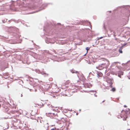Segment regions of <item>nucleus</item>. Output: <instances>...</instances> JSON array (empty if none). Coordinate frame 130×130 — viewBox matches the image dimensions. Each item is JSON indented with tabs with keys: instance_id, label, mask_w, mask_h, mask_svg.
<instances>
[{
	"instance_id": "nucleus-1",
	"label": "nucleus",
	"mask_w": 130,
	"mask_h": 130,
	"mask_svg": "<svg viewBox=\"0 0 130 130\" xmlns=\"http://www.w3.org/2000/svg\"><path fill=\"white\" fill-rule=\"evenodd\" d=\"M120 116L121 118H123V120H126L127 116L126 112L125 111H122L121 114Z\"/></svg>"
},
{
	"instance_id": "nucleus-2",
	"label": "nucleus",
	"mask_w": 130,
	"mask_h": 130,
	"mask_svg": "<svg viewBox=\"0 0 130 130\" xmlns=\"http://www.w3.org/2000/svg\"><path fill=\"white\" fill-rule=\"evenodd\" d=\"M10 105L11 107L15 109L16 108V105L14 103H12L11 102Z\"/></svg>"
},
{
	"instance_id": "nucleus-3",
	"label": "nucleus",
	"mask_w": 130,
	"mask_h": 130,
	"mask_svg": "<svg viewBox=\"0 0 130 130\" xmlns=\"http://www.w3.org/2000/svg\"><path fill=\"white\" fill-rule=\"evenodd\" d=\"M8 111H9V110H7ZM10 112V113H12V114H14L16 113L17 112V111L16 110H10V111L9 112L8 111V112Z\"/></svg>"
},
{
	"instance_id": "nucleus-4",
	"label": "nucleus",
	"mask_w": 130,
	"mask_h": 130,
	"mask_svg": "<svg viewBox=\"0 0 130 130\" xmlns=\"http://www.w3.org/2000/svg\"><path fill=\"white\" fill-rule=\"evenodd\" d=\"M70 83V81L69 80H68L64 84L65 85H68Z\"/></svg>"
},
{
	"instance_id": "nucleus-5",
	"label": "nucleus",
	"mask_w": 130,
	"mask_h": 130,
	"mask_svg": "<svg viewBox=\"0 0 130 130\" xmlns=\"http://www.w3.org/2000/svg\"><path fill=\"white\" fill-rule=\"evenodd\" d=\"M71 72L72 73H77V71H74V70H71Z\"/></svg>"
},
{
	"instance_id": "nucleus-6",
	"label": "nucleus",
	"mask_w": 130,
	"mask_h": 130,
	"mask_svg": "<svg viewBox=\"0 0 130 130\" xmlns=\"http://www.w3.org/2000/svg\"><path fill=\"white\" fill-rule=\"evenodd\" d=\"M106 62L107 63V66H108L109 64V62L107 60H106Z\"/></svg>"
},
{
	"instance_id": "nucleus-7",
	"label": "nucleus",
	"mask_w": 130,
	"mask_h": 130,
	"mask_svg": "<svg viewBox=\"0 0 130 130\" xmlns=\"http://www.w3.org/2000/svg\"><path fill=\"white\" fill-rule=\"evenodd\" d=\"M122 48H121V49H120L119 50V51L120 53H122Z\"/></svg>"
},
{
	"instance_id": "nucleus-8",
	"label": "nucleus",
	"mask_w": 130,
	"mask_h": 130,
	"mask_svg": "<svg viewBox=\"0 0 130 130\" xmlns=\"http://www.w3.org/2000/svg\"><path fill=\"white\" fill-rule=\"evenodd\" d=\"M90 48V47H86V49L87 50V52H88V51L89 50Z\"/></svg>"
},
{
	"instance_id": "nucleus-9",
	"label": "nucleus",
	"mask_w": 130,
	"mask_h": 130,
	"mask_svg": "<svg viewBox=\"0 0 130 130\" xmlns=\"http://www.w3.org/2000/svg\"><path fill=\"white\" fill-rule=\"evenodd\" d=\"M112 90L113 91V92H114L116 90V89L115 88H113L112 89Z\"/></svg>"
},
{
	"instance_id": "nucleus-10",
	"label": "nucleus",
	"mask_w": 130,
	"mask_h": 130,
	"mask_svg": "<svg viewBox=\"0 0 130 130\" xmlns=\"http://www.w3.org/2000/svg\"><path fill=\"white\" fill-rule=\"evenodd\" d=\"M119 73L120 74V75H122L123 74V72H122L120 71Z\"/></svg>"
},
{
	"instance_id": "nucleus-11",
	"label": "nucleus",
	"mask_w": 130,
	"mask_h": 130,
	"mask_svg": "<svg viewBox=\"0 0 130 130\" xmlns=\"http://www.w3.org/2000/svg\"><path fill=\"white\" fill-rule=\"evenodd\" d=\"M112 83H110V85H109V86L111 87H112Z\"/></svg>"
},
{
	"instance_id": "nucleus-12",
	"label": "nucleus",
	"mask_w": 130,
	"mask_h": 130,
	"mask_svg": "<svg viewBox=\"0 0 130 130\" xmlns=\"http://www.w3.org/2000/svg\"><path fill=\"white\" fill-rule=\"evenodd\" d=\"M89 87H88L89 88H90L92 86V85H91L90 84H89Z\"/></svg>"
},
{
	"instance_id": "nucleus-13",
	"label": "nucleus",
	"mask_w": 130,
	"mask_h": 130,
	"mask_svg": "<svg viewBox=\"0 0 130 130\" xmlns=\"http://www.w3.org/2000/svg\"><path fill=\"white\" fill-rule=\"evenodd\" d=\"M50 130H57L56 128H52Z\"/></svg>"
},
{
	"instance_id": "nucleus-14",
	"label": "nucleus",
	"mask_w": 130,
	"mask_h": 130,
	"mask_svg": "<svg viewBox=\"0 0 130 130\" xmlns=\"http://www.w3.org/2000/svg\"><path fill=\"white\" fill-rule=\"evenodd\" d=\"M106 64V63H103L102 64V65H103V66H104V65H105Z\"/></svg>"
},
{
	"instance_id": "nucleus-15",
	"label": "nucleus",
	"mask_w": 130,
	"mask_h": 130,
	"mask_svg": "<svg viewBox=\"0 0 130 130\" xmlns=\"http://www.w3.org/2000/svg\"><path fill=\"white\" fill-rule=\"evenodd\" d=\"M121 75H120V74H119L118 76L120 78H121Z\"/></svg>"
},
{
	"instance_id": "nucleus-16",
	"label": "nucleus",
	"mask_w": 130,
	"mask_h": 130,
	"mask_svg": "<svg viewBox=\"0 0 130 130\" xmlns=\"http://www.w3.org/2000/svg\"><path fill=\"white\" fill-rule=\"evenodd\" d=\"M124 107H127V106H126V105H124Z\"/></svg>"
},
{
	"instance_id": "nucleus-17",
	"label": "nucleus",
	"mask_w": 130,
	"mask_h": 130,
	"mask_svg": "<svg viewBox=\"0 0 130 130\" xmlns=\"http://www.w3.org/2000/svg\"><path fill=\"white\" fill-rule=\"evenodd\" d=\"M102 38V37H101L100 38V39H101V38Z\"/></svg>"
},
{
	"instance_id": "nucleus-18",
	"label": "nucleus",
	"mask_w": 130,
	"mask_h": 130,
	"mask_svg": "<svg viewBox=\"0 0 130 130\" xmlns=\"http://www.w3.org/2000/svg\"><path fill=\"white\" fill-rule=\"evenodd\" d=\"M105 101V100H104V101H103V102H104Z\"/></svg>"
},
{
	"instance_id": "nucleus-19",
	"label": "nucleus",
	"mask_w": 130,
	"mask_h": 130,
	"mask_svg": "<svg viewBox=\"0 0 130 130\" xmlns=\"http://www.w3.org/2000/svg\"><path fill=\"white\" fill-rule=\"evenodd\" d=\"M128 130H130V129H128Z\"/></svg>"
}]
</instances>
